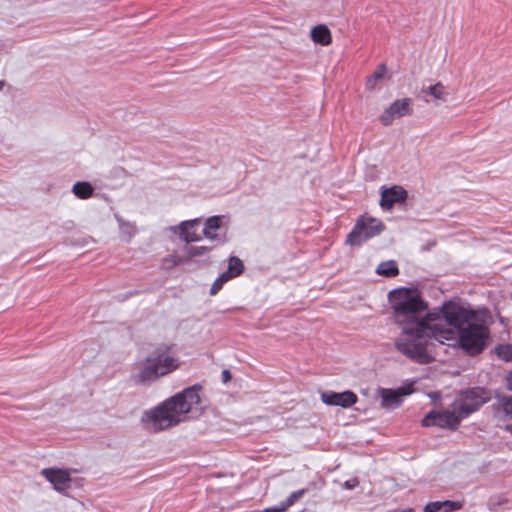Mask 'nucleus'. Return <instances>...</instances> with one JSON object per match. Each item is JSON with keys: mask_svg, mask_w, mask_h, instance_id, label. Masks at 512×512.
<instances>
[{"mask_svg": "<svg viewBox=\"0 0 512 512\" xmlns=\"http://www.w3.org/2000/svg\"><path fill=\"white\" fill-rule=\"evenodd\" d=\"M487 397L481 388H471L461 392L452 403L461 420L467 418L471 413L477 411L485 402Z\"/></svg>", "mask_w": 512, "mask_h": 512, "instance_id": "nucleus-6", "label": "nucleus"}, {"mask_svg": "<svg viewBox=\"0 0 512 512\" xmlns=\"http://www.w3.org/2000/svg\"><path fill=\"white\" fill-rule=\"evenodd\" d=\"M213 249L212 246H190L186 249L187 259L195 257L206 256Z\"/></svg>", "mask_w": 512, "mask_h": 512, "instance_id": "nucleus-22", "label": "nucleus"}, {"mask_svg": "<svg viewBox=\"0 0 512 512\" xmlns=\"http://www.w3.org/2000/svg\"><path fill=\"white\" fill-rule=\"evenodd\" d=\"M165 262H170L172 266L179 265L185 262V259L178 257L177 255H170L169 257L164 259Z\"/></svg>", "mask_w": 512, "mask_h": 512, "instance_id": "nucleus-31", "label": "nucleus"}, {"mask_svg": "<svg viewBox=\"0 0 512 512\" xmlns=\"http://www.w3.org/2000/svg\"><path fill=\"white\" fill-rule=\"evenodd\" d=\"M229 218L225 215H215L207 218L204 222L203 236L212 242L217 244H223L226 242L225 234L221 233V230L227 226Z\"/></svg>", "mask_w": 512, "mask_h": 512, "instance_id": "nucleus-9", "label": "nucleus"}, {"mask_svg": "<svg viewBox=\"0 0 512 512\" xmlns=\"http://www.w3.org/2000/svg\"><path fill=\"white\" fill-rule=\"evenodd\" d=\"M407 198V191L400 186H393L384 189L381 193L380 206L383 209L389 210L397 202L405 201Z\"/></svg>", "mask_w": 512, "mask_h": 512, "instance_id": "nucleus-15", "label": "nucleus"}, {"mask_svg": "<svg viewBox=\"0 0 512 512\" xmlns=\"http://www.w3.org/2000/svg\"><path fill=\"white\" fill-rule=\"evenodd\" d=\"M376 273L385 277H395L399 274V269L395 261L390 260L386 262H381L377 269Z\"/></svg>", "mask_w": 512, "mask_h": 512, "instance_id": "nucleus-20", "label": "nucleus"}, {"mask_svg": "<svg viewBox=\"0 0 512 512\" xmlns=\"http://www.w3.org/2000/svg\"><path fill=\"white\" fill-rule=\"evenodd\" d=\"M307 491H308L307 489L303 488V489L297 490L295 492H292L288 496L286 501L282 502L283 505L286 507V510L288 508H290L291 506H293L299 499H301L307 493Z\"/></svg>", "mask_w": 512, "mask_h": 512, "instance_id": "nucleus-25", "label": "nucleus"}, {"mask_svg": "<svg viewBox=\"0 0 512 512\" xmlns=\"http://www.w3.org/2000/svg\"><path fill=\"white\" fill-rule=\"evenodd\" d=\"M285 511H286V507L283 505V503H281L279 506L265 508L261 512H285Z\"/></svg>", "mask_w": 512, "mask_h": 512, "instance_id": "nucleus-32", "label": "nucleus"}, {"mask_svg": "<svg viewBox=\"0 0 512 512\" xmlns=\"http://www.w3.org/2000/svg\"><path fill=\"white\" fill-rule=\"evenodd\" d=\"M201 387L194 385L165 400L147 412L143 420L154 432L178 425L187 419V414L197 411L201 404Z\"/></svg>", "mask_w": 512, "mask_h": 512, "instance_id": "nucleus-2", "label": "nucleus"}, {"mask_svg": "<svg viewBox=\"0 0 512 512\" xmlns=\"http://www.w3.org/2000/svg\"><path fill=\"white\" fill-rule=\"evenodd\" d=\"M494 414L499 420L512 419V396L511 395H498L493 405Z\"/></svg>", "mask_w": 512, "mask_h": 512, "instance_id": "nucleus-16", "label": "nucleus"}, {"mask_svg": "<svg viewBox=\"0 0 512 512\" xmlns=\"http://www.w3.org/2000/svg\"><path fill=\"white\" fill-rule=\"evenodd\" d=\"M461 421L457 412L452 407L451 410L431 411L427 413L422 419V425L424 427L437 426L456 430Z\"/></svg>", "mask_w": 512, "mask_h": 512, "instance_id": "nucleus-8", "label": "nucleus"}, {"mask_svg": "<svg viewBox=\"0 0 512 512\" xmlns=\"http://www.w3.org/2000/svg\"><path fill=\"white\" fill-rule=\"evenodd\" d=\"M442 510L441 501L429 502L424 507V512H438Z\"/></svg>", "mask_w": 512, "mask_h": 512, "instance_id": "nucleus-29", "label": "nucleus"}, {"mask_svg": "<svg viewBox=\"0 0 512 512\" xmlns=\"http://www.w3.org/2000/svg\"><path fill=\"white\" fill-rule=\"evenodd\" d=\"M507 380H508V387L512 390V372L509 374Z\"/></svg>", "mask_w": 512, "mask_h": 512, "instance_id": "nucleus-34", "label": "nucleus"}, {"mask_svg": "<svg viewBox=\"0 0 512 512\" xmlns=\"http://www.w3.org/2000/svg\"><path fill=\"white\" fill-rule=\"evenodd\" d=\"M121 232L127 236L128 240H130L137 232V228L135 225L128 222H120Z\"/></svg>", "mask_w": 512, "mask_h": 512, "instance_id": "nucleus-27", "label": "nucleus"}, {"mask_svg": "<svg viewBox=\"0 0 512 512\" xmlns=\"http://www.w3.org/2000/svg\"><path fill=\"white\" fill-rule=\"evenodd\" d=\"M412 99L403 98L394 101L384 112L380 115V121L383 125L389 126L394 119L410 115L412 113Z\"/></svg>", "mask_w": 512, "mask_h": 512, "instance_id": "nucleus-10", "label": "nucleus"}, {"mask_svg": "<svg viewBox=\"0 0 512 512\" xmlns=\"http://www.w3.org/2000/svg\"><path fill=\"white\" fill-rule=\"evenodd\" d=\"M244 270V265L241 259L236 256H232L228 261V268L223 272L229 279L239 276Z\"/></svg>", "mask_w": 512, "mask_h": 512, "instance_id": "nucleus-18", "label": "nucleus"}, {"mask_svg": "<svg viewBox=\"0 0 512 512\" xmlns=\"http://www.w3.org/2000/svg\"><path fill=\"white\" fill-rule=\"evenodd\" d=\"M230 280L224 273H222L212 284L210 294L216 295L222 288L223 284Z\"/></svg>", "mask_w": 512, "mask_h": 512, "instance_id": "nucleus-26", "label": "nucleus"}, {"mask_svg": "<svg viewBox=\"0 0 512 512\" xmlns=\"http://www.w3.org/2000/svg\"><path fill=\"white\" fill-rule=\"evenodd\" d=\"M230 380H231V373H230V371H229V370H227V369H224V370L222 371V381H223L224 383H227V382H229Z\"/></svg>", "mask_w": 512, "mask_h": 512, "instance_id": "nucleus-33", "label": "nucleus"}, {"mask_svg": "<svg viewBox=\"0 0 512 512\" xmlns=\"http://www.w3.org/2000/svg\"><path fill=\"white\" fill-rule=\"evenodd\" d=\"M460 308L468 313L466 320L460 321L459 324L447 321L443 327L450 328L454 334L449 342L458 343L459 347L470 356L478 355L487 347L490 336L489 328L483 323L473 321L475 319L473 310L466 309L462 305Z\"/></svg>", "mask_w": 512, "mask_h": 512, "instance_id": "nucleus-4", "label": "nucleus"}, {"mask_svg": "<svg viewBox=\"0 0 512 512\" xmlns=\"http://www.w3.org/2000/svg\"><path fill=\"white\" fill-rule=\"evenodd\" d=\"M383 230L384 225L381 221L374 218L360 219L348 234L346 242L352 246H359L366 240L379 235Z\"/></svg>", "mask_w": 512, "mask_h": 512, "instance_id": "nucleus-7", "label": "nucleus"}, {"mask_svg": "<svg viewBox=\"0 0 512 512\" xmlns=\"http://www.w3.org/2000/svg\"><path fill=\"white\" fill-rule=\"evenodd\" d=\"M40 473L48 482L53 485V488L56 491L63 492L70 488V470L50 467L42 469Z\"/></svg>", "mask_w": 512, "mask_h": 512, "instance_id": "nucleus-11", "label": "nucleus"}, {"mask_svg": "<svg viewBox=\"0 0 512 512\" xmlns=\"http://www.w3.org/2000/svg\"><path fill=\"white\" fill-rule=\"evenodd\" d=\"M441 507L444 512H452L460 508V504L454 501H441Z\"/></svg>", "mask_w": 512, "mask_h": 512, "instance_id": "nucleus-28", "label": "nucleus"}, {"mask_svg": "<svg viewBox=\"0 0 512 512\" xmlns=\"http://www.w3.org/2000/svg\"><path fill=\"white\" fill-rule=\"evenodd\" d=\"M387 71V67L385 64H380L374 73L368 78L366 86L367 89L373 90L375 87V82L381 80Z\"/></svg>", "mask_w": 512, "mask_h": 512, "instance_id": "nucleus-23", "label": "nucleus"}, {"mask_svg": "<svg viewBox=\"0 0 512 512\" xmlns=\"http://www.w3.org/2000/svg\"><path fill=\"white\" fill-rule=\"evenodd\" d=\"M411 389L409 387H400L396 390L388 388H379L378 394L381 398V407L392 409L402 404V397L409 395Z\"/></svg>", "mask_w": 512, "mask_h": 512, "instance_id": "nucleus-13", "label": "nucleus"}, {"mask_svg": "<svg viewBox=\"0 0 512 512\" xmlns=\"http://www.w3.org/2000/svg\"><path fill=\"white\" fill-rule=\"evenodd\" d=\"M72 192L80 199H88L93 195L94 188L89 182H76L72 187Z\"/></svg>", "mask_w": 512, "mask_h": 512, "instance_id": "nucleus-19", "label": "nucleus"}, {"mask_svg": "<svg viewBox=\"0 0 512 512\" xmlns=\"http://www.w3.org/2000/svg\"><path fill=\"white\" fill-rule=\"evenodd\" d=\"M496 354L504 361H512V344L499 345L495 348Z\"/></svg>", "mask_w": 512, "mask_h": 512, "instance_id": "nucleus-24", "label": "nucleus"}, {"mask_svg": "<svg viewBox=\"0 0 512 512\" xmlns=\"http://www.w3.org/2000/svg\"><path fill=\"white\" fill-rule=\"evenodd\" d=\"M389 301L393 310L394 322L399 327L431 326L430 324H442L447 321L459 324L466 320L467 312L460 308V304L447 301L438 309L427 312L428 305L422 299L417 289L399 288L389 293Z\"/></svg>", "mask_w": 512, "mask_h": 512, "instance_id": "nucleus-1", "label": "nucleus"}, {"mask_svg": "<svg viewBox=\"0 0 512 512\" xmlns=\"http://www.w3.org/2000/svg\"><path fill=\"white\" fill-rule=\"evenodd\" d=\"M311 38L315 43L322 46H328L332 42V36L329 28L324 24H319L312 28Z\"/></svg>", "mask_w": 512, "mask_h": 512, "instance_id": "nucleus-17", "label": "nucleus"}, {"mask_svg": "<svg viewBox=\"0 0 512 512\" xmlns=\"http://www.w3.org/2000/svg\"><path fill=\"white\" fill-rule=\"evenodd\" d=\"M505 429H506L510 434H512V424H510V425H506Z\"/></svg>", "mask_w": 512, "mask_h": 512, "instance_id": "nucleus-35", "label": "nucleus"}, {"mask_svg": "<svg viewBox=\"0 0 512 512\" xmlns=\"http://www.w3.org/2000/svg\"><path fill=\"white\" fill-rule=\"evenodd\" d=\"M321 400L324 404L329 406L349 408L357 403L358 397L350 390L344 392L325 391L321 393Z\"/></svg>", "mask_w": 512, "mask_h": 512, "instance_id": "nucleus-12", "label": "nucleus"}, {"mask_svg": "<svg viewBox=\"0 0 512 512\" xmlns=\"http://www.w3.org/2000/svg\"><path fill=\"white\" fill-rule=\"evenodd\" d=\"M200 219L195 218L192 220L182 221L178 226L172 228L174 232H179V237L185 243L198 242L202 239V236L197 233Z\"/></svg>", "mask_w": 512, "mask_h": 512, "instance_id": "nucleus-14", "label": "nucleus"}, {"mask_svg": "<svg viewBox=\"0 0 512 512\" xmlns=\"http://www.w3.org/2000/svg\"><path fill=\"white\" fill-rule=\"evenodd\" d=\"M427 93L437 100L446 101L447 99L446 87L441 82L429 86Z\"/></svg>", "mask_w": 512, "mask_h": 512, "instance_id": "nucleus-21", "label": "nucleus"}, {"mask_svg": "<svg viewBox=\"0 0 512 512\" xmlns=\"http://www.w3.org/2000/svg\"><path fill=\"white\" fill-rule=\"evenodd\" d=\"M359 485V480L357 478H352L343 483V488L346 490H352Z\"/></svg>", "mask_w": 512, "mask_h": 512, "instance_id": "nucleus-30", "label": "nucleus"}, {"mask_svg": "<svg viewBox=\"0 0 512 512\" xmlns=\"http://www.w3.org/2000/svg\"><path fill=\"white\" fill-rule=\"evenodd\" d=\"M431 326L400 327L402 332L395 340L396 350L419 364H429L434 357L428 351L429 339H435L441 344L449 343L454 337L450 328L442 324H430Z\"/></svg>", "mask_w": 512, "mask_h": 512, "instance_id": "nucleus-3", "label": "nucleus"}, {"mask_svg": "<svg viewBox=\"0 0 512 512\" xmlns=\"http://www.w3.org/2000/svg\"><path fill=\"white\" fill-rule=\"evenodd\" d=\"M178 366L179 361L172 354L171 348L167 345H160L140 363L139 371L134 376V381L137 384L154 382L160 377L175 371Z\"/></svg>", "mask_w": 512, "mask_h": 512, "instance_id": "nucleus-5", "label": "nucleus"}]
</instances>
